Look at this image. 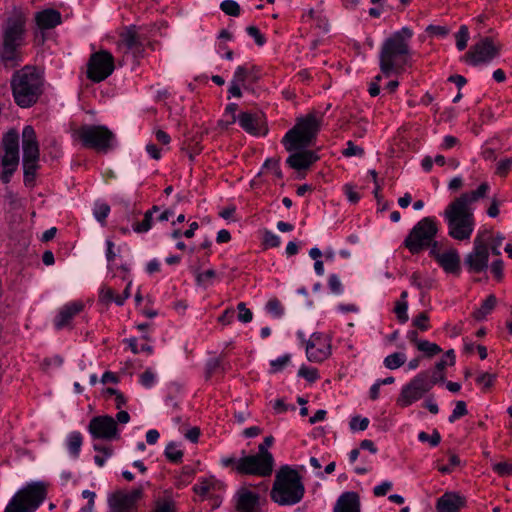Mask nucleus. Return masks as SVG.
Here are the masks:
<instances>
[{
  "mask_svg": "<svg viewBox=\"0 0 512 512\" xmlns=\"http://www.w3.org/2000/svg\"><path fill=\"white\" fill-rule=\"evenodd\" d=\"M114 71V58L108 51L93 53L87 64V77L93 82H101Z\"/></svg>",
  "mask_w": 512,
  "mask_h": 512,
  "instance_id": "14",
  "label": "nucleus"
},
{
  "mask_svg": "<svg viewBox=\"0 0 512 512\" xmlns=\"http://www.w3.org/2000/svg\"><path fill=\"white\" fill-rule=\"evenodd\" d=\"M406 355L402 352H395L388 355L384 359V365L386 368L394 370L401 367L406 362Z\"/></svg>",
  "mask_w": 512,
  "mask_h": 512,
  "instance_id": "29",
  "label": "nucleus"
},
{
  "mask_svg": "<svg viewBox=\"0 0 512 512\" xmlns=\"http://www.w3.org/2000/svg\"><path fill=\"white\" fill-rule=\"evenodd\" d=\"M274 442L273 436H267L264 438L263 443L258 446V453L260 456L274 463L273 455L268 451V448L272 446Z\"/></svg>",
  "mask_w": 512,
  "mask_h": 512,
  "instance_id": "38",
  "label": "nucleus"
},
{
  "mask_svg": "<svg viewBox=\"0 0 512 512\" xmlns=\"http://www.w3.org/2000/svg\"><path fill=\"white\" fill-rule=\"evenodd\" d=\"M215 486L216 482L213 479H203L194 486V491L201 496H206L215 489Z\"/></svg>",
  "mask_w": 512,
  "mask_h": 512,
  "instance_id": "36",
  "label": "nucleus"
},
{
  "mask_svg": "<svg viewBox=\"0 0 512 512\" xmlns=\"http://www.w3.org/2000/svg\"><path fill=\"white\" fill-rule=\"evenodd\" d=\"M412 37L413 31L409 27H403L385 39L379 53L380 70L385 77L403 71L410 54L409 42Z\"/></svg>",
  "mask_w": 512,
  "mask_h": 512,
  "instance_id": "3",
  "label": "nucleus"
},
{
  "mask_svg": "<svg viewBox=\"0 0 512 512\" xmlns=\"http://www.w3.org/2000/svg\"><path fill=\"white\" fill-rule=\"evenodd\" d=\"M333 512H361L359 495L353 491L342 493L335 503Z\"/></svg>",
  "mask_w": 512,
  "mask_h": 512,
  "instance_id": "23",
  "label": "nucleus"
},
{
  "mask_svg": "<svg viewBox=\"0 0 512 512\" xmlns=\"http://www.w3.org/2000/svg\"><path fill=\"white\" fill-rule=\"evenodd\" d=\"M413 326L420 331H427L430 327L429 316L427 312H421L413 319Z\"/></svg>",
  "mask_w": 512,
  "mask_h": 512,
  "instance_id": "47",
  "label": "nucleus"
},
{
  "mask_svg": "<svg viewBox=\"0 0 512 512\" xmlns=\"http://www.w3.org/2000/svg\"><path fill=\"white\" fill-rule=\"evenodd\" d=\"M42 78L35 67L25 66L15 72L11 79V88L16 104L22 108L35 104L42 93Z\"/></svg>",
  "mask_w": 512,
  "mask_h": 512,
  "instance_id": "5",
  "label": "nucleus"
},
{
  "mask_svg": "<svg viewBox=\"0 0 512 512\" xmlns=\"http://www.w3.org/2000/svg\"><path fill=\"white\" fill-rule=\"evenodd\" d=\"M281 241L278 235L270 230H265L263 234V244L266 247H278Z\"/></svg>",
  "mask_w": 512,
  "mask_h": 512,
  "instance_id": "53",
  "label": "nucleus"
},
{
  "mask_svg": "<svg viewBox=\"0 0 512 512\" xmlns=\"http://www.w3.org/2000/svg\"><path fill=\"white\" fill-rule=\"evenodd\" d=\"M93 448L100 453L94 456V462L99 467L104 466L105 461L113 454V449L110 446H102L99 444H94Z\"/></svg>",
  "mask_w": 512,
  "mask_h": 512,
  "instance_id": "31",
  "label": "nucleus"
},
{
  "mask_svg": "<svg viewBox=\"0 0 512 512\" xmlns=\"http://www.w3.org/2000/svg\"><path fill=\"white\" fill-rule=\"evenodd\" d=\"M305 488L299 473L289 466H283L277 472L271 490V499L279 505L290 506L299 503Z\"/></svg>",
  "mask_w": 512,
  "mask_h": 512,
  "instance_id": "4",
  "label": "nucleus"
},
{
  "mask_svg": "<svg viewBox=\"0 0 512 512\" xmlns=\"http://www.w3.org/2000/svg\"><path fill=\"white\" fill-rule=\"evenodd\" d=\"M497 303L496 297L491 294L489 295L481 304V306L476 309L473 313V317L478 320H484L485 317L492 312Z\"/></svg>",
  "mask_w": 512,
  "mask_h": 512,
  "instance_id": "28",
  "label": "nucleus"
},
{
  "mask_svg": "<svg viewBox=\"0 0 512 512\" xmlns=\"http://www.w3.org/2000/svg\"><path fill=\"white\" fill-rule=\"evenodd\" d=\"M118 47L125 54L132 53L134 57H137L144 51V39L135 26H130L121 33V40Z\"/></svg>",
  "mask_w": 512,
  "mask_h": 512,
  "instance_id": "19",
  "label": "nucleus"
},
{
  "mask_svg": "<svg viewBox=\"0 0 512 512\" xmlns=\"http://www.w3.org/2000/svg\"><path fill=\"white\" fill-rule=\"evenodd\" d=\"M239 458L237 473L255 475L260 477L270 476L273 472L274 463L260 456L259 454L245 455Z\"/></svg>",
  "mask_w": 512,
  "mask_h": 512,
  "instance_id": "15",
  "label": "nucleus"
},
{
  "mask_svg": "<svg viewBox=\"0 0 512 512\" xmlns=\"http://www.w3.org/2000/svg\"><path fill=\"white\" fill-rule=\"evenodd\" d=\"M455 364L454 350H448L443 358L436 363L437 370H444L447 366H453Z\"/></svg>",
  "mask_w": 512,
  "mask_h": 512,
  "instance_id": "50",
  "label": "nucleus"
},
{
  "mask_svg": "<svg viewBox=\"0 0 512 512\" xmlns=\"http://www.w3.org/2000/svg\"><path fill=\"white\" fill-rule=\"evenodd\" d=\"M238 310V320L242 323H249L252 321L253 313L250 309L246 307V304L244 302H240L237 305Z\"/></svg>",
  "mask_w": 512,
  "mask_h": 512,
  "instance_id": "48",
  "label": "nucleus"
},
{
  "mask_svg": "<svg viewBox=\"0 0 512 512\" xmlns=\"http://www.w3.org/2000/svg\"><path fill=\"white\" fill-rule=\"evenodd\" d=\"M493 470L500 476H509L512 474V463L500 462L493 465Z\"/></svg>",
  "mask_w": 512,
  "mask_h": 512,
  "instance_id": "60",
  "label": "nucleus"
},
{
  "mask_svg": "<svg viewBox=\"0 0 512 512\" xmlns=\"http://www.w3.org/2000/svg\"><path fill=\"white\" fill-rule=\"evenodd\" d=\"M489 189V184L484 182L476 190L462 193L446 206L443 217L451 238L458 241L470 239L475 228L472 204L484 198Z\"/></svg>",
  "mask_w": 512,
  "mask_h": 512,
  "instance_id": "2",
  "label": "nucleus"
},
{
  "mask_svg": "<svg viewBox=\"0 0 512 512\" xmlns=\"http://www.w3.org/2000/svg\"><path fill=\"white\" fill-rule=\"evenodd\" d=\"M221 10L229 15L237 17L240 14V6L239 4L234 0H225L220 4Z\"/></svg>",
  "mask_w": 512,
  "mask_h": 512,
  "instance_id": "41",
  "label": "nucleus"
},
{
  "mask_svg": "<svg viewBox=\"0 0 512 512\" xmlns=\"http://www.w3.org/2000/svg\"><path fill=\"white\" fill-rule=\"evenodd\" d=\"M35 21L39 29L48 30L59 25L62 21V17L59 11L50 8L37 12Z\"/></svg>",
  "mask_w": 512,
  "mask_h": 512,
  "instance_id": "24",
  "label": "nucleus"
},
{
  "mask_svg": "<svg viewBox=\"0 0 512 512\" xmlns=\"http://www.w3.org/2000/svg\"><path fill=\"white\" fill-rule=\"evenodd\" d=\"M216 276V272L213 269H209L205 272H199L196 274V282L200 286L207 287L210 280Z\"/></svg>",
  "mask_w": 512,
  "mask_h": 512,
  "instance_id": "55",
  "label": "nucleus"
},
{
  "mask_svg": "<svg viewBox=\"0 0 512 512\" xmlns=\"http://www.w3.org/2000/svg\"><path fill=\"white\" fill-rule=\"evenodd\" d=\"M444 370H437L436 368L433 371H422L419 374L424 375L426 380L430 383L431 389L433 386L439 382L445 381Z\"/></svg>",
  "mask_w": 512,
  "mask_h": 512,
  "instance_id": "34",
  "label": "nucleus"
},
{
  "mask_svg": "<svg viewBox=\"0 0 512 512\" xmlns=\"http://www.w3.org/2000/svg\"><path fill=\"white\" fill-rule=\"evenodd\" d=\"M25 19L21 15L8 18L3 29L2 58L8 63L16 59V51L23 44Z\"/></svg>",
  "mask_w": 512,
  "mask_h": 512,
  "instance_id": "8",
  "label": "nucleus"
},
{
  "mask_svg": "<svg viewBox=\"0 0 512 512\" xmlns=\"http://www.w3.org/2000/svg\"><path fill=\"white\" fill-rule=\"evenodd\" d=\"M468 413L466 403L464 401H457L452 414L449 416V422L453 423L457 419L465 416Z\"/></svg>",
  "mask_w": 512,
  "mask_h": 512,
  "instance_id": "49",
  "label": "nucleus"
},
{
  "mask_svg": "<svg viewBox=\"0 0 512 512\" xmlns=\"http://www.w3.org/2000/svg\"><path fill=\"white\" fill-rule=\"evenodd\" d=\"M266 309L270 314L276 317H280L283 314V308L280 301L277 299H270L266 304Z\"/></svg>",
  "mask_w": 512,
  "mask_h": 512,
  "instance_id": "57",
  "label": "nucleus"
},
{
  "mask_svg": "<svg viewBox=\"0 0 512 512\" xmlns=\"http://www.w3.org/2000/svg\"><path fill=\"white\" fill-rule=\"evenodd\" d=\"M250 77V70L246 66H238L235 70L233 81L244 85L245 81Z\"/></svg>",
  "mask_w": 512,
  "mask_h": 512,
  "instance_id": "56",
  "label": "nucleus"
},
{
  "mask_svg": "<svg viewBox=\"0 0 512 512\" xmlns=\"http://www.w3.org/2000/svg\"><path fill=\"white\" fill-rule=\"evenodd\" d=\"M430 390V383L424 375L418 373L401 388L396 403L402 408L409 407L422 399Z\"/></svg>",
  "mask_w": 512,
  "mask_h": 512,
  "instance_id": "13",
  "label": "nucleus"
},
{
  "mask_svg": "<svg viewBox=\"0 0 512 512\" xmlns=\"http://www.w3.org/2000/svg\"><path fill=\"white\" fill-rule=\"evenodd\" d=\"M500 45L490 37H482L473 44L462 60L469 65L488 64L499 55Z\"/></svg>",
  "mask_w": 512,
  "mask_h": 512,
  "instance_id": "12",
  "label": "nucleus"
},
{
  "mask_svg": "<svg viewBox=\"0 0 512 512\" xmlns=\"http://www.w3.org/2000/svg\"><path fill=\"white\" fill-rule=\"evenodd\" d=\"M512 168V158H505L498 162L496 166V174L505 176Z\"/></svg>",
  "mask_w": 512,
  "mask_h": 512,
  "instance_id": "61",
  "label": "nucleus"
},
{
  "mask_svg": "<svg viewBox=\"0 0 512 512\" xmlns=\"http://www.w3.org/2000/svg\"><path fill=\"white\" fill-rule=\"evenodd\" d=\"M322 116L317 117L309 113L297 120L295 126L290 129L282 139L285 149L291 154L286 159L288 166L294 170L308 169L315 163L319 156L316 152L306 150L320 130Z\"/></svg>",
  "mask_w": 512,
  "mask_h": 512,
  "instance_id": "1",
  "label": "nucleus"
},
{
  "mask_svg": "<svg viewBox=\"0 0 512 512\" xmlns=\"http://www.w3.org/2000/svg\"><path fill=\"white\" fill-rule=\"evenodd\" d=\"M489 234V231L478 233L474 238L472 251L465 256L464 265L471 273H482L489 267Z\"/></svg>",
  "mask_w": 512,
  "mask_h": 512,
  "instance_id": "11",
  "label": "nucleus"
},
{
  "mask_svg": "<svg viewBox=\"0 0 512 512\" xmlns=\"http://www.w3.org/2000/svg\"><path fill=\"white\" fill-rule=\"evenodd\" d=\"M460 464H461L460 458L455 454H451L449 457L448 465L439 466L438 470H439V472H441L443 474H448V473L452 472L453 467L459 466Z\"/></svg>",
  "mask_w": 512,
  "mask_h": 512,
  "instance_id": "58",
  "label": "nucleus"
},
{
  "mask_svg": "<svg viewBox=\"0 0 512 512\" xmlns=\"http://www.w3.org/2000/svg\"><path fill=\"white\" fill-rule=\"evenodd\" d=\"M152 211H146L144 214V219L133 225V230L137 233L147 232L152 227Z\"/></svg>",
  "mask_w": 512,
  "mask_h": 512,
  "instance_id": "40",
  "label": "nucleus"
},
{
  "mask_svg": "<svg viewBox=\"0 0 512 512\" xmlns=\"http://www.w3.org/2000/svg\"><path fill=\"white\" fill-rule=\"evenodd\" d=\"M466 504V499L456 492H446L436 504L437 512H459Z\"/></svg>",
  "mask_w": 512,
  "mask_h": 512,
  "instance_id": "21",
  "label": "nucleus"
},
{
  "mask_svg": "<svg viewBox=\"0 0 512 512\" xmlns=\"http://www.w3.org/2000/svg\"><path fill=\"white\" fill-rule=\"evenodd\" d=\"M71 136L78 140L83 147L107 153L115 147L114 133L104 125L85 124L73 128Z\"/></svg>",
  "mask_w": 512,
  "mask_h": 512,
  "instance_id": "6",
  "label": "nucleus"
},
{
  "mask_svg": "<svg viewBox=\"0 0 512 512\" xmlns=\"http://www.w3.org/2000/svg\"><path fill=\"white\" fill-rule=\"evenodd\" d=\"M408 303L407 301H397L395 304L394 312L397 316V319L400 323H406L409 319L408 317Z\"/></svg>",
  "mask_w": 512,
  "mask_h": 512,
  "instance_id": "43",
  "label": "nucleus"
},
{
  "mask_svg": "<svg viewBox=\"0 0 512 512\" xmlns=\"http://www.w3.org/2000/svg\"><path fill=\"white\" fill-rule=\"evenodd\" d=\"M418 439L421 442H428L432 447H435L440 443L441 436L437 430H434L431 435L422 431L418 434Z\"/></svg>",
  "mask_w": 512,
  "mask_h": 512,
  "instance_id": "46",
  "label": "nucleus"
},
{
  "mask_svg": "<svg viewBox=\"0 0 512 512\" xmlns=\"http://www.w3.org/2000/svg\"><path fill=\"white\" fill-rule=\"evenodd\" d=\"M279 162V158H269L265 161L264 168L270 169L277 178H282Z\"/></svg>",
  "mask_w": 512,
  "mask_h": 512,
  "instance_id": "59",
  "label": "nucleus"
},
{
  "mask_svg": "<svg viewBox=\"0 0 512 512\" xmlns=\"http://www.w3.org/2000/svg\"><path fill=\"white\" fill-rule=\"evenodd\" d=\"M45 497L46 487L42 482L28 484L12 497L5 512H35Z\"/></svg>",
  "mask_w": 512,
  "mask_h": 512,
  "instance_id": "7",
  "label": "nucleus"
},
{
  "mask_svg": "<svg viewBox=\"0 0 512 512\" xmlns=\"http://www.w3.org/2000/svg\"><path fill=\"white\" fill-rule=\"evenodd\" d=\"M5 154L2 157V166L3 167H14L17 168L19 164V151H9L4 150Z\"/></svg>",
  "mask_w": 512,
  "mask_h": 512,
  "instance_id": "42",
  "label": "nucleus"
},
{
  "mask_svg": "<svg viewBox=\"0 0 512 512\" xmlns=\"http://www.w3.org/2000/svg\"><path fill=\"white\" fill-rule=\"evenodd\" d=\"M237 510L238 512H263L259 495L247 489L240 490L237 497Z\"/></svg>",
  "mask_w": 512,
  "mask_h": 512,
  "instance_id": "22",
  "label": "nucleus"
},
{
  "mask_svg": "<svg viewBox=\"0 0 512 512\" xmlns=\"http://www.w3.org/2000/svg\"><path fill=\"white\" fill-rule=\"evenodd\" d=\"M369 425V419L366 417L355 416L350 421V428L354 431H364Z\"/></svg>",
  "mask_w": 512,
  "mask_h": 512,
  "instance_id": "54",
  "label": "nucleus"
},
{
  "mask_svg": "<svg viewBox=\"0 0 512 512\" xmlns=\"http://www.w3.org/2000/svg\"><path fill=\"white\" fill-rule=\"evenodd\" d=\"M165 456L172 462H179L183 457L182 450L174 442L169 443L165 448Z\"/></svg>",
  "mask_w": 512,
  "mask_h": 512,
  "instance_id": "35",
  "label": "nucleus"
},
{
  "mask_svg": "<svg viewBox=\"0 0 512 512\" xmlns=\"http://www.w3.org/2000/svg\"><path fill=\"white\" fill-rule=\"evenodd\" d=\"M83 444V436L79 431H73L66 438V447L73 458H78Z\"/></svg>",
  "mask_w": 512,
  "mask_h": 512,
  "instance_id": "27",
  "label": "nucleus"
},
{
  "mask_svg": "<svg viewBox=\"0 0 512 512\" xmlns=\"http://www.w3.org/2000/svg\"><path fill=\"white\" fill-rule=\"evenodd\" d=\"M290 362V355L286 354L283 355L276 360H272L270 362V372L271 373H277L280 372L288 363Z\"/></svg>",
  "mask_w": 512,
  "mask_h": 512,
  "instance_id": "52",
  "label": "nucleus"
},
{
  "mask_svg": "<svg viewBox=\"0 0 512 512\" xmlns=\"http://www.w3.org/2000/svg\"><path fill=\"white\" fill-rule=\"evenodd\" d=\"M84 308L81 301H73L64 305L54 319V326L57 330L68 327L72 319Z\"/></svg>",
  "mask_w": 512,
  "mask_h": 512,
  "instance_id": "20",
  "label": "nucleus"
},
{
  "mask_svg": "<svg viewBox=\"0 0 512 512\" xmlns=\"http://www.w3.org/2000/svg\"><path fill=\"white\" fill-rule=\"evenodd\" d=\"M426 31L432 36H446L449 33V29L446 26L440 25H429Z\"/></svg>",
  "mask_w": 512,
  "mask_h": 512,
  "instance_id": "64",
  "label": "nucleus"
},
{
  "mask_svg": "<svg viewBox=\"0 0 512 512\" xmlns=\"http://www.w3.org/2000/svg\"><path fill=\"white\" fill-rule=\"evenodd\" d=\"M118 295H115L114 290L108 286H102L99 292V300L103 303L115 302Z\"/></svg>",
  "mask_w": 512,
  "mask_h": 512,
  "instance_id": "51",
  "label": "nucleus"
},
{
  "mask_svg": "<svg viewBox=\"0 0 512 512\" xmlns=\"http://www.w3.org/2000/svg\"><path fill=\"white\" fill-rule=\"evenodd\" d=\"M23 167L25 182L33 180L38 168L39 145L35 130L27 125L22 131Z\"/></svg>",
  "mask_w": 512,
  "mask_h": 512,
  "instance_id": "10",
  "label": "nucleus"
},
{
  "mask_svg": "<svg viewBox=\"0 0 512 512\" xmlns=\"http://www.w3.org/2000/svg\"><path fill=\"white\" fill-rule=\"evenodd\" d=\"M4 150L19 151V135L16 130H9L3 137Z\"/></svg>",
  "mask_w": 512,
  "mask_h": 512,
  "instance_id": "30",
  "label": "nucleus"
},
{
  "mask_svg": "<svg viewBox=\"0 0 512 512\" xmlns=\"http://www.w3.org/2000/svg\"><path fill=\"white\" fill-rule=\"evenodd\" d=\"M88 431L93 439L112 440L117 438V422L108 415L93 417L88 425Z\"/></svg>",
  "mask_w": 512,
  "mask_h": 512,
  "instance_id": "16",
  "label": "nucleus"
},
{
  "mask_svg": "<svg viewBox=\"0 0 512 512\" xmlns=\"http://www.w3.org/2000/svg\"><path fill=\"white\" fill-rule=\"evenodd\" d=\"M298 376L305 378L308 382L311 383L319 379V373L316 368H310L304 365L300 367Z\"/></svg>",
  "mask_w": 512,
  "mask_h": 512,
  "instance_id": "45",
  "label": "nucleus"
},
{
  "mask_svg": "<svg viewBox=\"0 0 512 512\" xmlns=\"http://www.w3.org/2000/svg\"><path fill=\"white\" fill-rule=\"evenodd\" d=\"M331 355L330 339L320 333H314L306 343V356L310 362L320 363Z\"/></svg>",
  "mask_w": 512,
  "mask_h": 512,
  "instance_id": "17",
  "label": "nucleus"
},
{
  "mask_svg": "<svg viewBox=\"0 0 512 512\" xmlns=\"http://www.w3.org/2000/svg\"><path fill=\"white\" fill-rule=\"evenodd\" d=\"M328 286L334 294H341L343 292V286L339 277L335 274L330 275L328 280Z\"/></svg>",
  "mask_w": 512,
  "mask_h": 512,
  "instance_id": "62",
  "label": "nucleus"
},
{
  "mask_svg": "<svg viewBox=\"0 0 512 512\" xmlns=\"http://www.w3.org/2000/svg\"><path fill=\"white\" fill-rule=\"evenodd\" d=\"M469 38L468 27L466 25L460 26L458 32L455 34L456 47L459 51H463L467 47Z\"/></svg>",
  "mask_w": 512,
  "mask_h": 512,
  "instance_id": "32",
  "label": "nucleus"
},
{
  "mask_svg": "<svg viewBox=\"0 0 512 512\" xmlns=\"http://www.w3.org/2000/svg\"><path fill=\"white\" fill-rule=\"evenodd\" d=\"M141 487L134 488L129 492L118 491L109 499L112 509L121 512H136V503L142 498Z\"/></svg>",
  "mask_w": 512,
  "mask_h": 512,
  "instance_id": "18",
  "label": "nucleus"
},
{
  "mask_svg": "<svg viewBox=\"0 0 512 512\" xmlns=\"http://www.w3.org/2000/svg\"><path fill=\"white\" fill-rule=\"evenodd\" d=\"M437 260L441 267L448 273H458L460 270V256L456 249L439 254Z\"/></svg>",
  "mask_w": 512,
  "mask_h": 512,
  "instance_id": "25",
  "label": "nucleus"
},
{
  "mask_svg": "<svg viewBox=\"0 0 512 512\" xmlns=\"http://www.w3.org/2000/svg\"><path fill=\"white\" fill-rule=\"evenodd\" d=\"M106 259L108 262V269L113 270V262L120 253V248L116 247L111 240H106Z\"/></svg>",
  "mask_w": 512,
  "mask_h": 512,
  "instance_id": "37",
  "label": "nucleus"
},
{
  "mask_svg": "<svg viewBox=\"0 0 512 512\" xmlns=\"http://www.w3.org/2000/svg\"><path fill=\"white\" fill-rule=\"evenodd\" d=\"M437 231L435 220L432 217H425L412 228L404 245L412 254H417L430 245Z\"/></svg>",
  "mask_w": 512,
  "mask_h": 512,
  "instance_id": "9",
  "label": "nucleus"
},
{
  "mask_svg": "<svg viewBox=\"0 0 512 512\" xmlns=\"http://www.w3.org/2000/svg\"><path fill=\"white\" fill-rule=\"evenodd\" d=\"M246 31L251 37L254 38L258 46H262L266 42L264 35L261 34L260 30L256 26H248Z\"/></svg>",
  "mask_w": 512,
  "mask_h": 512,
  "instance_id": "63",
  "label": "nucleus"
},
{
  "mask_svg": "<svg viewBox=\"0 0 512 512\" xmlns=\"http://www.w3.org/2000/svg\"><path fill=\"white\" fill-rule=\"evenodd\" d=\"M365 151L361 146L356 145L353 141H348L346 143V148L343 149L342 155L350 158V157H362Z\"/></svg>",
  "mask_w": 512,
  "mask_h": 512,
  "instance_id": "39",
  "label": "nucleus"
},
{
  "mask_svg": "<svg viewBox=\"0 0 512 512\" xmlns=\"http://www.w3.org/2000/svg\"><path fill=\"white\" fill-rule=\"evenodd\" d=\"M240 126L252 135H259L260 132V118L248 112H243L238 115Z\"/></svg>",
  "mask_w": 512,
  "mask_h": 512,
  "instance_id": "26",
  "label": "nucleus"
},
{
  "mask_svg": "<svg viewBox=\"0 0 512 512\" xmlns=\"http://www.w3.org/2000/svg\"><path fill=\"white\" fill-rule=\"evenodd\" d=\"M109 213L110 206L108 204L96 203L93 214L100 223H105V219L108 217Z\"/></svg>",
  "mask_w": 512,
  "mask_h": 512,
  "instance_id": "44",
  "label": "nucleus"
},
{
  "mask_svg": "<svg viewBox=\"0 0 512 512\" xmlns=\"http://www.w3.org/2000/svg\"><path fill=\"white\" fill-rule=\"evenodd\" d=\"M417 348L421 352L427 354L429 357L434 356L442 351L436 343H432L427 340H419L417 342Z\"/></svg>",
  "mask_w": 512,
  "mask_h": 512,
  "instance_id": "33",
  "label": "nucleus"
}]
</instances>
